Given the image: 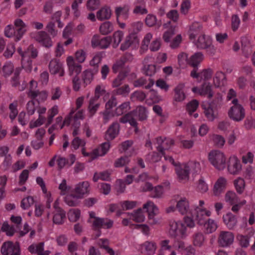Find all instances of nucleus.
<instances>
[{
	"label": "nucleus",
	"instance_id": "f257e3e1",
	"mask_svg": "<svg viewBox=\"0 0 255 255\" xmlns=\"http://www.w3.org/2000/svg\"><path fill=\"white\" fill-rule=\"evenodd\" d=\"M202 29V25L197 22L193 23L190 26L189 31V38L193 41L195 45L199 49H206L212 44V39L204 34L201 33L197 40L196 37L200 34Z\"/></svg>",
	"mask_w": 255,
	"mask_h": 255
},
{
	"label": "nucleus",
	"instance_id": "f03ea898",
	"mask_svg": "<svg viewBox=\"0 0 255 255\" xmlns=\"http://www.w3.org/2000/svg\"><path fill=\"white\" fill-rule=\"evenodd\" d=\"M17 51L21 57L22 68L27 72H30L32 69L31 58H35L37 57L38 50L33 45H30L24 51H22L21 47H18Z\"/></svg>",
	"mask_w": 255,
	"mask_h": 255
},
{
	"label": "nucleus",
	"instance_id": "7ed1b4c3",
	"mask_svg": "<svg viewBox=\"0 0 255 255\" xmlns=\"http://www.w3.org/2000/svg\"><path fill=\"white\" fill-rule=\"evenodd\" d=\"M168 233L170 237L180 239H186L188 235V229L182 221L172 220L169 221Z\"/></svg>",
	"mask_w": 255,
	"mask_h": 255
},
{
	"label": "nucleus",
	"instance_id": "20e7f679",
	"mask_svg": "<svg viewBox=\"0 0 255 255\" xmlns=\"http://www.w3.org/2000/svg\"><path fill=\"white\" fill-rule=\"evenodd\" d=\"M210 163L218 170H223L227 166V157L225 153L219 150H212L208 154Z\"/></svg>",
	"mask_w": 255,
	"mask_h": 255
},
{
	"label": "nucleus",
	"instance_id": "39448f33",
	"mask_svg": "<svg viewBox=\"0 0 255 255\" xmlns=\"http://www.w3.org/2000/svg\"><path fill=\"white\" fill-rule=\"evenodd\" d=\"M89 218L88 222L92 224V227L94 230H99L101 228L110 229L113 225V221L108 218H102L96 217L95 212H89Z\"/></svg>",
	"mask_w": 255,
	"mask_h": 255
},
{
	"label": "nucleus",
	"instance_id": "423d86ee",
	"mask_svg": "<svg viewBox=\"0 0 255 255\" xmlns=\"http://www.w3.org/2000/svg\"><path fill=\"white\" fill-rule=\"evenodd\" d=\"M232 105L228 111V115L230 119L236 122L242 121L245 117V110L240 104L237 99H234L231 101Z\"/></svg>",
	"mask_w": 255,
	"mask_h": 255
},
{
	"label": "nucleus",
	"instance_id": "0eeeda50",
	"mask_svg": "<svg viewBox=\"0 0 255 255\" xmlns=\"http://www.w3.org/2000/svg\"><path fill=\"white\" fill-rule=\"evenodd\" d=\"M153 34L148 32L146 33L142 41L140 48L141 53H144L149 48L150 51L154 52L159 50L161 47V40L159 38H155L150 43V40L152 38Z\"/></svg>",
	"mask_w": 255,
	"mask_h": 255
},
{
	"label": "nucleus",
	"instance_id": "6e6552de",
	"mask_svg": "<svg viewBox=\"0 0 255 255\" xmlns=\"http://www.w3.org/2000/svg\"><path fill=\"white\" fill-rule=\"evenodd\" d=\"M147 111L146 109L142 106H139L136 109L130 113H128V123L134 128V131L135 132L138 131L137 127V123L136 119L140 121H143L147 119Z\"/></svg>",
	"mask_w": 255,
	"mask_h": 255
},
{
	"label": "nucleus",
	"instance_id": "1a4fd4ad",
	"mask_svg": "<svg viewBox=\"0 0 255 255\" xmlns=\"http://www.w3.org/2000/svg\"><path fill=\"white\" fill-rule=\"evenodd\" d=\"M142 25L141 21H137L131 24L132 32L128 36V47L132 46L133 48H135L138 46L139 40L137 34L141 30Z\"/></svg>",
	"mask_w": 255,
	"mask_h": 255
},
{
	"label": "nucleus",
	"instance_id": "9d476101",
	"mask_svg": "<svg viewBox=\"0 0 255 255\" xmlns=\"http://www.w3.org/2000/svg\"><path fill=\"white\" fill-rule=\"evenodd\" d=\"M1 253L2 255H20V245L17 242H5L1 247Z\"/></svg>",
	"mask_w": 255,
	"mask_h": 255
},
{
	"label": "nucleus",
	"instance_id": "9b49d317",
	"mask_svg": "<svg viewBox=\"0 0 255 255\" xmlns=\"http://www.w3.org/2000/svg\"><path fill=\"white\" fill-rule=\"evenodd\" d=\"M227 165L228 171L231 174L237 175L242 170L241 161L235 155H232L229 157Z\"/></svg>",
	"mask_w": 255,
	"mask_h": 255
},
{
	"label": "nucleus",
	"instance_id": "f8f14e48",
	"mask_svg": "<svg viewBox=\"0 0 255 255\" xmlns=\"http://www.w3.org/2000/svg\"><path fill=\"white\" fill-rule=\"evenodd\" d=\"M112 42V38L107 36L102 38L98 34L94 35L91 39V46L93 48L98 47L102 49L108 48Z\"/></svg>",
	"mask_w": 255,
	"mask_h": 255
},
{
	"label": "nucleus",
	"instance_id": "ddd939ff",
	"mask_svg": "<svg viewBox=\"0 0 255 255\" xmlns=\"http://www.w3.org/2000/svg\"><path fill=\"white\" fill-rule=\"evenodd\" d=\"M234 234L229 231H221L218 238V243L220 246L227 248L233 244L234 241Z\"/></svg>",
	"mask_w": 255,
	"mask_h": 255
},
{
	"label": "nucleus",
	"instance_id": "4468645a",
	"mask_svg": "<svg viewBox=\"0 0 255 255\" xmlns=\"http://www.w3.org/2000/svg\"><path fill=\"white\" fill-rule=\"evenodd\" d=\"M33 38L40 45L46 47L50 48L53 45V41L50 36L44 31H40L35 33Z\"/></svg>",
	"mask_w": 255,
	"mask_h": 255
},
{
	"label": "nucleus",
	"instance_id": "2eb2a0df",
	"mask_svg": "<svg viewBox=\"0 0 255 255\" xmlns=\"http://www.w3.org/2000/svg\"><path fill=\"white\" fill-rule=\"evenodd\" d=\"M90 191V184L87 181L80 182L75 185L73 192L82 199L88 195Z\"/></svg>",
	"mask_w": 255,
	"mask_h": 255
},
{
	"label": "nucleus",
	"instance_id": "dca6fc26",
	"mask_svg": "<svg viewBox=\"0 0 255 255\" xmlns=\"http://www.w3.org/2000/svg\"><path fill=\"white\" fill-rule=\"evenodd\" d=\"M211 215L212 212L205 208H195V219L199 225H203Z\"/></svg>",
	"mask_w": 255,
	"mask_h": 255
},
{
	"label": "nucleus",
	"instance_id": "f3484780",
	"mask_svg": "<svg viewBox=\"0 0 255 255\" xmlns=\"http://www.w3.org/2000/svg\"><path fill=\"white\" fill-rule=\"evenodd\" d=\"M228 185L227 179L224 177H220L215 182L213 188L214 196H220L225 190Z\"/></svg>",
	"mask_w": 255,
	"mask_h": 255
},
{
	"label": "nucleus",
	"instance_id": "a211bd4d",
	"mask_svg": "<svg viewBox=\"0 0 255 255\" xmlns=\"http://www.w3.org/2000/svg\"><path fill=\"white\" fill-rule=\"evenodd\" d=\"M175 172L179 182L184 183L189 180L190 173L185 163L176 166Z\"/></svg>",
	"mask_w": 255,
	"mask_h": 255
},
{
	"label": "nucleus",
	"instance_id": "6ab92c4d",
	"mask_svg": "<svg viewBox=\"0 0 255 255\" xmlns=\"http://www.w3.org/2000/svg\"><path fill=\"white\" fill-rule=\"evenodd\" d=\"M192 91L194 93H197L201 96L206 97L211 99L213 96L212 86L209 83H204L200 88L193 87Z\"/></svg>",
	"mask_w": 255,
	"mask_h": 255
},
{
	"label": "nucleus",
	"instance_id": "aec40b11",
	"mask_svg": "<svg viewBox=\"0 0 255 255\" xmlns=\"http://www.w3.org/2000/svg\"><path fill=\"white\" fill-rule=\"evenodd\" d=\"M156 143L158 144L157 149L161 155H164V150L169 149L173 144L174 141L171 138H162L159 137L156 138Z\"/></svg>",
	"mask_w": 255,
	"mask_h": 255
},
{
	"label": "nucleus",
	"instance_id": "412c9836",
	"mask_svg": "<svg viewBox=\"0 0 255 255\" xmlns=\"http://www.w3.org/2000/svg\"><path fill=\"white\" fill-rule=\"evenodd\" d=\"M153 58L151 56H147L143 61V72L147 76H151L154 75L156 72V66L154 64H149L152 62Z\"/></svg>",
	"mask_w": 255,
	"mask_h": 255
},
{
	"label": "nucleus",
	"instance_id": "4be33fe9",
	"mask_svg": "<svg viewBox=\"0 0 255 255\" xmlns=\"http://www.w3.org/2000/svg\"><path fill=\"white\" fill-rule=\"evenodd\" d=\"M49 70L51 74H59V76L64 75V70L62 63L56 59L50 61L49 64Z\"/></svg>",
	"mask_w": 255,
	"mask_h": 255
},
{
	"label": "nucleus",
	"instance_id": "5701e85b",
	"mask_svg": "<svg viewBox=\"0 0 255 255\" xmlns=\"http://www.w3.org/2000/svg\"><path fill=\"white\" fill-rule=\"evenodd\" d=\"M185 84L179 83L174 88V95L173 97L174 102L181 103L186 99V95L184 92Z\"/></svg>",
	"mask_w": 255,
	"mask_h": 255
},
{
	"label": "nucleus",
	"instance_id": "b1692460",
	"mask_svg": "<svg viewBox=\"0 0 255 255\" xmlns=\"http://www.w3.org/2000/svg\"><path fill=\"white\" fill-rule=\"evenodd\" d=\"M176 208L181 215H186L190 211L188 200L185 197H181L177 202Z\"/></svg>",
	"mask_w": 255,
	"mask_h": 255
},
{
	"label": "nucleus",
	"instance_id": "393cba45",
	"mask_svg": "<svg viewBox=\"0 0 255 255\" xmlns=\"http://www.w3.org/2000/svg\"><path fill=\"white\" fill-rule=\"evenodd\" d=\"M157 249L156 244L153 241H146L139 246V250L141 253L151 255L154 254Z\"/></svg>",
	"mask_w": 255,
	"mask_h": 255
},
{
	"label": "nucleus",
	"instance_id": "a878e982",
	"mask_svg": "<svg viewBox=\"0 0 255 255\" xmlns=\"http://www.w3.org/2000/svg\"><path fill=\"white\" fill-rule=\"evenodd\" d=\"M111 147L109 142L103 143L99 147L95 149L93 151L92 159L97 158L98 156L105 155L109 151Z\"/></svg>",
	"mask_w": 255,
	"mask_h": 255
},
{
	"label": "nucleus",
	"instance_id": "bb28decb",
	"mask_svg": "<svg viewBox=\"0 0 255 255\" xmlns=\"http://www.w3.org/2000/svg\"><path fill=\"white\" fill-rule=\"evenodd\" d=\"M27 95L32 99H36L39 103H40L44 102L47 99L48 93L46 91L39 92L30 90L27 93Z\"/></svg>",
	"mask_w": 255,
	"mask_h": 255
},
{
	"label": "nucleus",
	"instance_id": "cd10ccee",
	"mask_svg": "<svg viewBox=\"0 0 255 255\" xmlns=\"http://www.w3.org/2000/svg\"><path fill=\"white\" fill-rule=\"evenodd\" d=\"M120 125L118 123H113L108 129L105 134L107 140L114 139L119 133Z\"/></svg>",
	"mask_w": 255,
	"mask_h": 255
},
{
	"label": "nucleus",
	"instance_id": "c85d7f7f",
	"mask_svg": "<svg viewBox=\"0 0 255 255\" xmlns=\"http://www.w3.org/2000/svg\"><path fill=\"white\" fill-rule=\"evenodd\" d=\"M224 223L230 230L234 229L237 225V219L236 216L231 213H228L223 216Z\"/></svg>",
	"mask_w": 255,
	"mask_h": 255
},
{
	"label": "nucleus",
	"instance_id": "c756f323",
	"mask_svg": "<svg viewBox=\"0 0 255 255\" xmlns=\"http://www.w3.org/2000/svg\"><path fill=\"white\" fill-rule=\"evenodd\" d=\"M143 208L146 210L148 214V218H153V216H155L159 213L158 207L151 201H148L146 203L143 204Z\"/></svg>",
	"mask_w": 255,
	"mask_h": 255
},
{
	"label": "nucleus",
	"instance_id": "7c9ffc66",
	"mask_svg": "<svg viewBox=\"0 0 255 255\" xmlns=\"http://www.w3.org/2000/svg\"><path fill=\"white\" fill-rule=\"evenodd\" d=\"M204 114L209 121H213L217 117V111L210 104L202 106Z\"/></svg>",
	"mask_w": 255,
	"mask_h": 255
},
{
	"label": "nucleus",
	"instance_id": "2f4dec72",
	"mask_svg": "<svg viewBox=\"0 0 255 255\" xmlns=\"http://www.w3.org/2000/svg\"><path fill=\"white\" fill-rule=\"evenodd\" d=\"M128 103L125 102L120 105L116 109L115 114L117 116H120L122 114L125 115L120 119V121L122 123H127L128 122Z\"/></svg>",
	"mask_w": 255,
	"mask_h": 255
},
{
	"label": "nucleus",
	"instance_id": "473e14b6",
	"mask_svg": "<svg viewBox=\"0 0 255 255\" xmlns=\"http://www.w3.org/2000/svg\"><path fill=\"white\" fill-rule=\"evenodd\" d=\"M28 251L32 254H36L38 255H48L50 253L49 251H44L43 243L31 245L28 247Z\"/></svg>",
	"mask_w": 255,
	"mask_h": 255
},
{
	"label": "nucleus",
	"instance_id": "72a5a7b5",
	"mask_svg": "<svg viewBox=\"0 0 255 255\" xmlns=\"http://www.w3.org/2000/svg\"><path fill=\"white\" fill-rule=\"evenodd\" d=\"M204 232L207 234H210L215 232L218 228V224L213 219L209 218L204 223Z\"/></svg>",
	"mask_w": 255,
	"mask_h": 255
},
{
	"label": "nucleus",
	"instance_id": "f704fd0d",
	"mask_svg": "<svg viewBox=\"0 0 255 255\" xmlns=\"http://www.w3.org/2000/svg\"><path fill=\"white\" fill-rule=\"evenodd\" d=\"M204 59L203 54L200 52L191 55L188 59V64L194 68L197 67Z\"/></svg>",
	"mask_w": 255,
	"mask_h": 255
},
{
	"label": "nucleus",
	"instance_id": "c9c22d12",
	"mask_svg": "<svg viewBox=\"0 0 255 255\" xmlns=\"http://www.w3.org/2000/svg\"><path fill=\"white\" fill-rule=\"evenodd\" d=\"M112 15V11L110 7L104 6L97 12V17L99 20L109 19Z\"/></svg>",
	"mask_w": 255,
	"mask_h": 255
},
{
	"label": "nucleus",
	"instance_id": "e433bc0d",
	"mask_svg": "<svg viewBox=\"0 0 255 255\" xmlns=\"http://www.w3.org/2000/svg\"><path fill=\"white\" fill-rule=\"evenodd\" d=\"M134 5L135 7L133 10V13L141 15L147 13L148 11L144 0H137L134 3Z\"/></svg>",
	"mask_w": 255,
	"mask_h": 255
},
{
	"label": "nucleus",
	"instance_id": "4c0bfd02",
	"mask_svg": "<svg viewBox=\"0 0 255 255\" xmlns=\"http://www.w3.org/2000/svg\"><path fill=\"white\" fill-rule=\"evenodd\" d=\"M82 199L80 197L76 194H70L67 195L64 198L65 202L69 206H77Z\"/></svg>",
	"mask_w": 255,
	"mask_h": 255
},
{
	"label": "nucleus",
	"instance_id": "58836bf2",
	"mask_svg": "<svg viewBox=\"0 0 255 255\" xmlns=\"http://www.w3.org/2000/svg\"><path fill=\"white\" fill-rule=\"evenodd\" d=\"M205 241L204 235L201 232H196L192 235V243L195 247H201Z\"/></svg>",
	"mask_w": 255,
	"mask_h": 255
},
{
	"label": "nucleus",
	"instance_id": "ea45409f",
	"mask_svg": "<svg viewBox=\"0 0 255 255\" xmlns=\"http://www.w3.org/2000/svg\"><path fill=\"white\" fill-rule=\"evenodd\" d=\"M214 84L216 87H221L225 84V75L224 73L218 71L216 73L214 79Z\"/></svg>",
	"mask_w": 255,
	"mask_h": 255
},
{
	"label": "nucleus",
	"instance_id": "a19ab883",
	"mask_svg": "<svg viewBox=\"0 0 255 255\" xmlns=\"http://www.w3.org/2000/svg\"><path fill=\"white\" fill-rule=\"evenodd\" d=\"M130 219L136 222H142L145 219V215L141 209H138L130 214Z\"/></svg>",
	"mask_w": 255,
	"mask_h": 255
},
{
	"label": "nucleus",
	"instance_id": "79ce46f5",
	"mask_svg": "<svg viewBox=\"0 0 255 255\" xmlns=\"http://www.w3.org/2000/svg\"><path fill=\"white\" fill-rule=\"evenodd\" d=\"M189 173L193 174L199 173L201 169L200 164L196 161H190L185 163Z\"/></svg>",
	"mask_w": 255,
	"mask_h": 255
},
{
	"label": "nucleus",
	"instance_id": "37998d69",
	"mask_svg": "<svg viewBox=\"0 0 255 255\" xmlns=\"http://www.w3.org/2000/svg\"><path fill=\"white\" fill-rule=\"evenodd\" d=\"M127 60L125 59H121L117 61L112 66V70L114 73H117L118 71L123 72L126 67V64Z\"/></svg>",
	"mask_w": 255,
	"mask_h": 255
},
{
	"label": "nucleus",
	"instance_id": "c03bdc74",
	"mask_svg": "<svg viewBox=\"0 0 255 255\" xmlns=\"http://www.w3.org/2000/svg\"><path fill=\"white\" fill-rule=\"evenodd\" d=\"M94 73L91 69H87L83 71L82 78L84 83L87 85L90 84L94 79Z\"/></svg>",
	"mask_w": 255,
	"mask_h": 255
},
{
	"label": "nucleus",
	"instance_id": "a18cd8bd",
	"mask_svg": "<svg viewBox=\"0 0 255 255\" xmlns=\"http://www.w3.org/2000/svg\"><path fill=\"white\" fill-rule=\"evenodd\" d=\"M225 200L226 202L233 205L238 202L239 198L235 192L229 191L225 194Z\"/></svg>",
	"mask_w": 255,
	"mask_h": 255
},
{
	"label": "nucleus",
	"instance_id": "49530a36",
	"mask_svg": "<svg viewBox=\"0 0 255 255\" xmlns=\"http://www.w3.org/2000/svg\"><path fill=\"white\" fill-rule=\"evenodd\" d=\"M114 27L112 23L110 21L103 23L99 28L100 33L103 35H107L112 32Z\"/></svg>",
	"mask_w": 255,
	"mask_h": 255
},
{
	"label": "nucleus",
	"instance_id": "de8ad7c7",
	"mask_svg": "<svg viewBox=\"0 0 255 255\" xmlns=\"http://www.w3.org/2000/svg\"><path fill=\"white\" fill-rule=\"evenodd\" d=\"M237 240L242 248H247L250 245V237L248 235L239 234L237 236Z\"/></svg>",
	"mask_w": 255,
	"mask_h": 255
},
{
	"label": "nucleus",
	"instance_id": "09e8293b",
	"mask_svg": "<svg viewBox=\"0 0 255 255\" xmlns=\"http://www.w3.org/2000/svg\"><path fill=\"white\" fill-rule=\"evenodd\" d=\"M127 76V72H120L117 78L112 82V87H118L124 83V81Z\"/></svg>",
	"mask_w": 255,
	"mask_h": 255
},
{
	"label": "nucleus",
	"instance_id": "8fccbe9b",
	"mask_svg": "<svg viewBox=\"0 0 255 255\" xmlns=\"http://www.w3.org/2000/svg\"><path fill=\"white\" fill-rule=\"evenodd\" d=\"M234 184L237 192L240 194L243 193L245 188L244 179L241 177H238L234 180Z\"/></svg>",
	"mask_w": 255,
	"mask_h": 255
},
{
	"label": "nucleus",
	"instance_id": "3c124183",
	"mask_svg": "<svg viewBox=\"0 0 255 255\" xmlns=\"http://www.w3.org/2000/svg\"><path fill=\"white\" fill-rule=\"evenodd\" d=\"M81 216V211L78 209H71L68 213V217L70 221L75 222L78 221Z\"/></svg>",
	"mask_w": 255,
	"mask_h": 255
},
{
	"label": "nucleus",
	"instance_id": "603ef678",
	"mask_svg": "<svg viewBox=\"0 0 255 255\" xmlns=\"http://www.w3.org/2000/svg\"><path fill=\"white\" fill-rule=\"evenodd\" d=\"M149 80L150 81L149 83L147 85H146V80L143 78H140L134 82L133 85L134 87H136L144 86L145 89H149L153 86L154 82L152 79H149Z\"/></svg>",
	"mask_w": 255,
	"mask_h": 255
},
{
	"label": "nucleus",
	"instance_id": "864d4df0",
	"mask_svg": "<svg viewBox=\"0 0 255 255\" xmlns=\"http://www.w3.org/2000/svg\"><path fill=\"white\" fill-rule=\"evenodd\" d=\"M212 140L214 144L218 148L223 147L226 142L225 138L219 134H213Z\"/></svg>",
	"mask_w": 255,
	"mask_h": 255
},
{
	"label": "nucleus",
	"instance_id": "5fc2aeb1",
	"mask_svg": "<svg viewBox=\"0 0 255 255\" xmlns=\"http://www.w3.org/2000/svg\"><path fill=\"white\" fill-rule=\"evenodd\" d=\"M17 106V101H14L9 105L8 108L10 111L9 117L12 121L15 119L18 115Z\"/></svg>",
	"mask_w": 255,
	"mask_h": 255
},
{
	"label": "nucleus",
	"instance_id": "6e6d98bb",
	"mask_svg": "<svg viewBox=\"0 0 255 255\" xmlns=\"http://www.w3.org/2000/svg\"><path fill=\"white\" fill-rule=\"evenodd\" d=\"M124 36V33L121 31L115 32L113 35L112 45L114 48L117 47Z\"/></svg>",
	"mask_w": 255,
	"mask_h": 255
},
{
	"label": "nucleus",
	"instance_id": "4d7b16f0",
	"mask_svg": "<svg viewBox=\"0 0 255 255\" xmlns=\"http://www.w3.org/2000/svg\"><path fill=\"white\" fill-rule=\"evenodd\" d=\"M65 218V212L63 211L56 212L53 218V221L56 224H62Z\"/></svg>",
	"mask_w": 255,
	"mask_h": 255
},
{
	"label": "nucleus",
	"instance_id": "13d9d810",
	"mask_svg": "<svg viewBox=\"0 0 255 255\" xmlns=\"http://www.w3.org/2000/svg\"><path fill=\"white\" fill-rule=\"evenodd\" d=\"M175 32V27L171 26L168 30L165 31L163 34V39L165 42H170L171 38Z\"/></svg>",
	"mask_w": 255,
	"mask_h": 255
},
{
	"label": "nucleus",
	"instance_id": "bf43d9fd",
	"mask_svg": "<svg viewBox=\"0 0 255 255\" xmlns=\"http://www.w3.org/2000/svg\"><path fill=\"white\" fill-rule=\"evenodd\" d=\"M58 189L60 191V194L65 195L70 191L71 187L67 184L66 180L63 179L59 185Z\"/></svg>",
	"mask_w": 255,
	"mask_h": 255
},
{
	"label": "nucleus",
	"instance_id": "052dcab7",
	"mask_svg": "<svg viewBox=\"0 0 255 255\" xmlns=\"http://www.w3.org/2000/svg\"><path fill=\"white\" fill-rule=\"evenodd\" d=\"M182 222L184 223V226L186 229H193L196 226L195 221L193 217L185 216L183 218Z\"/></svg>",
	"mask_w": 255,
	"mask_h": 255
},
{
	"label": "nucleus",
	"instance_id": "680f3d73",
	"mask_svg": "<svg viewBox=\"0 0 255 255\" xmlns=\"http://www.w3.org/2000/svg\"><path fill=\"white\" fill-rule=\"evenodd\" d=\"M127 178L125 180L118 179L116 183V189L118 193H123L126 188Z\"/></svg>",
	"mask_w": 255,
	"mask_h": 255
},
{
	"label": "nucleus",
	"instance_id": "e2e57ef3",
	"mask_svg": "<svg viewBox=\"0 0 255 255\" xmlns=\"http://www.w3.org/2000/svg\"><path fill=\"white\" fill-rule=\"evenodd\" d=\"M84 118V111L83 110H79L74 116L73 126L75 127H80V123L79 120H82Z\"/></svg>",
	"mask_w": 255,
	"mask_h": 255
},
{
	"label": "nucleus",
	"instance_id": "0e129e2a",
	"mask_svg": "<svg viewBox=\"0 0 255 255\" xmlns=\"http://www.w3.org/2000/svg\"><path fill=\"white\" fill-rule=\"evenodd\" d=\"M98 100L91 98L90 100L88 110L92 115H94L98 109L100 104L97 102Z\"/></svg>",
	"mask_w": 255,
	"mask_h": 255
},
{
	"label": "nucleus",
	"instance_id": "69168bd1",
	"mask_svg": "<svg viewBox=\"0 0 255 255\" xmlns=\"http://www.w3.org/2000/svg\"><path fill=\"white\" fill-rule=\"evenodd\" d=\"M178 63L180 67H184L188 64V55L184 52L179 53L177 57Z\"/></svg>",
	"mask_w": 255,
	"mask_h": 255
},
{
	"label": "nucleus",
	"instance_id": "338daca9",
	"mask_svg": "<svg viewBox=\"0 0 255 255\" xmlns=\"http://www.w3.org/2000/svg\"><path fill=\"white\" fill-rule=\"evenodd\" d=\"M241 24V20L238 14H233L231 17V26L234 31L238 30Z\"/></svg>",
	"mask_w": 255,
	"mask_h": 255
},
{
	"label": "nucleus",
	"instance_id": "774afa93",
	"mask_svg": "<svg viewBox=\"0 0 255 255\" xmlns=\"http://www.w3.org/2000/svg\"><path fill=\"white\" fill-rule=\"evenodd\" d=\"M46 29L52 37L58 34V31L55 28V24L53 21L48 22L46 26Z\"/></svg>",
	"mask_w": 255,
	"mask_h": 255
}]
</instances>
